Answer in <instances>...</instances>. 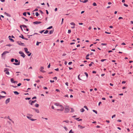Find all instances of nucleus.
Listing matches in <instances>:
<instances>
[{"label":"nucleus","mask_w":133,"mask_h":133,"mask_svg":"<svg viewBox=\"0 0 133 133\" xmlns=\"http://www.w3.org/2000/svg\"><path fill=\"white\" fill-rule=\"evenodd\" d=\"M54 105L57 106L56 108V110L58 111H63L64 108L63 106L60 104L55 103H54Z\"/></svg>","instance_id":"nucleus-1"},{"label":"nucleus","mask_w":133,"mask_h":133,"mask_svg":"<svg viewBox=\"0 0 133 133\" xmlns=\"http://www.w3.org/2000/svg\"><path fill=\"white\" fill-rule=\"evenodd\" d=\"M24 49L25 52L27 54H28V56H30L31 54V53H30V52L29 51H28V49L27 48H24Z\"/></svg>","instance_id":"nucleus-2"},{"label":"nucleus","mask_w":133,"mask_h":133,"mask_svg":"<svg viewBox=\"0 0 133 133\" xmlns=\"http://www.w3.org/2000/svg\"><path fill=\"white\" fill-rule=\"evenodd\" d=\"M19 53L21 55V56L23 57V58H24L25 56V55L24 53L22 51H20L19 52Z\"/></svg>","instance_id":"nucleus-3"},{"label":"nucleus","mask_w":133,"mask_h":133,"mask_svg":"<svg viewBox=\"0 0 133 133\" xmlns=\"http://www.w3.org/2000/svg\"><path fill=\"white\" fill-rule=\"evenodd\" d=\"M27 118H28V119H30V120L32 121H34L36 120V119H34L33 118H32L31 117L29 116H26Z\"/></svg>","instance_id":"nucleus-4"},{"label":"nucleus","mask_w":133,"mask_h":133,"mask_svg":"<svg viewBox=\"0 0 133 133\" xmlns=\"http://www.w3.org/2000/svg\"><path fill=\"white\" fill-rule=\"evenodd\" d=\"M17 43L18 44V45H22V46H24V43H22L21 42L18 41L17 42Z\"/></svg>","instance_id":"nucleus-5"},{"label":"nucleus","mask_w":133,"mask_h":133,"mask_svg":"<svg viewBox=\"0 0 133 133\" xmlns=\"http://www.w3.org/2000/svg\"><path fill=\"white\" fill-rule=\"evenodd\" d=\"M11 83L17 84V82L16 81H14L13 78H11Z\"/></svg>","instance_id":"nucleus-6"},{"label":"nucleus","mask_w":133,"mask_h":133,"mask_svg":"<svg viewBox=\"0 0 133 133\" xmlns=\"http://www.w3.org/2000/svg\"><path fill=\"white\" fill-rule=\"evenodd\" d=\"M9 53V52L8 51H5L4 52L3 54H2V57H3V55H5L6 54Z\"/></svg>","instance_id":"nucleus-7"},{"label":"nucleus","mask_w":133,"mask_h":133,"mask_svg":"<svg viewBox=\"0 0 133 133\" xmlns=\"http://www.w3.org/2000/svg\"><path fill=\"white\" fill-rule=\"evenodd\" d=\"M44 69V68L42 66L40 68V71L43 73H44V72H45V71H44L43 70V69Z\"/></svg>","instance_id":"nucleus-8"},{"label":"nucleus","mask_w":133,"mask_h":133,"mask_svg":"<svg viewBox=\"0 0 133 133\" xmlns=\"http://www.w3.org/2000/svg\"><path fill=\"white\" fill-rule=\"evenodd\" d=\"M41 23V22H38V21H36L35 22H34L33 23L34 24H40Z\"/></svg>","instance_id":"nucleus-9"},{"label":"nucleus","mask_w":133,"mask_h":133,"mask_svg":"<svg viewBox=\"0 0 133 133\" xmlns=\"http://www.w3.org/2000/svg\"><path fill=\"white\" fill-rule=\"evenodd\" d=\"M70 110L68 108H65V112L67 113Z\"/></svg>","instance_id":"nucleus-10"},{"label":"nucleus","mask_w":133,"mask_h":133,"mask_svg":"<svg viewBox=\"0 0 133 133\" xmlns=\"http://www.w3.org/2000/svg\"><path fill=\"white\" fill-rule=\"evenodd\" d=\"M10 98H8L5 101V103L6 104H8L10 102Z\"/></svg>","instance_id":"nucleus-11"},{"label":"nucleus","mask_w":133,"mask_h":133,"mask_svg":"<svg viewBox=\"0 0 133 133\" xmlns=\"http://www.w3.org/2000/svg\"><path fill=\"white\" fill-rule=\"evenodd\" d=\"M78 127L79 128H80L81 129H83L85 128V127H83L80 125H78Z\"/></svg>","instance_id":"nucleus-12"},{"label":"nucleus","mask_w":133,"mask_h":133,"mask_svg":"<svg viewBox=\"0 0 133 133\" xmlns=\"http://www.w3.org/2000/svg\"><path fill=\"white\" fill-rule=\"evenodd\" d=\"M14 92L15 94L16 95H18L19 94V93L16 91H14Z\"/></svg>","instance_id":"nucleus-13"},{"label":"nucleus","mask_w":133,"mask_h":133,"mask_svg":"<svg viewBox=\"0 0 133 133\" xmlns=\"http://www.w3.org/2000/svg\"><path fill=\"white\" fill-rule=\"evenodd\" d=\"M34 109L38 113L39 112V111L38 109Z\"/></svg>","instance_id":"nucleus-14"},{"label":"nucleus","mask_w":133,"mask_h":133,"mask_svg":"<svg viewBox=\"0 0 133 133\" xmlns=\"http://www.w3.org/2000/svg\"><path fill=\"white\" fill-rule=\"evenodd\" d=\"M53 31H54L53 30L50 31L49 33V34H52L53 32Z\"/></svg>","instance_id":"nucleus-15"},{"label":"nucleus","mask_w":133,"mask_h":133,"mask_svg":"<svg viewBox=\"0 0 133 133\" xmlns=\"http://www.w3.org/2000/svg\"><path fill=\"white\" fill-rule=\"evenodd\" d=\"M64 122H65L66 123H68L69 122V121L68 120H66L65 121H63V122H62V123H63Z\"/></svg>","instance_id":"nucleus-16"},{"label":"nucleus","mask_w":133,"mask_h":133,"mask_svg":"<svg viewBox=\"0 0 133 133\" xmlns=\"http://www.w3.org/2000/svg\"><path fill=\"white\" fill-rule=\"evenodd\" d=\"M89 54H87V55L86 56V58L87 59H89V58L88 57H89Z\"/></svg>","instance_id":"nucleus-17"},{"label":"nucleus","mask_w":133,"mask_h":133,"mask_svg":"<svg viewBox=\"0 0 133 133\" xmlns=\"http://www.w3.org/2000/svg\"><path fill=\"white\" fill-rule=\"evenodd\" d=\"M85 111V110H84V109L83 108L81 109H80V111L81 112H84V111Z\"/></svg>","instance_id":"nucleus-18"},{"label":"nucleus","mask_w":133,"mask_h":133,"mask_svg":"<svg viewBox=\"0 0 133 133\" xmlns=\"http://www.w3.org/2000/svg\"><path fill=\"white\" fill-rule=\"evenodd\" d=\"M70 24L72 25L75 26V24L74 22H71L70 23Z\"/></svg>","instance_id":"nucleus-19"},{"label":"nucleus","mask_w":133,"mask_h":133,"mask_svg":"<svg viewBox=\"0 0 133 133\" xmlns=\"http://www.w3.org/2000/svg\"><path fill=\"white\" fill-rule=\"evenodd\" d=\"M9 69L7 68H5L4 69V72H5L6 71H8Z\"/></svg>","instance_id":"nucleus-20"},{"label":"nucleus","mask_w":133,"mask_h":133,"mask_svg":"<svg viewBox=\"0 0 133 133\" xmlns=\"http://www.w3.org/2000/svg\"><path fill=\"white\" fill-rule=\"evenodd\" d=\"M13 64L15 65H19V64H20V62H19L18 63H13Z\"/></svg>","instance_id":"nucleus-21"},{"label":"nucleus","mask_w":133,"mask_h":133,"mask_svg":"<svg viewBox=\"0 0 133 133\" xmlns=\"http://www.w3.org/2000/svg\"><path fill=\"white\" fill-rule=\"evenodd\" d=\"M19 37L20 38H21L23 39H24V37L23 35H21V36H19Z\"/></svg>","instance_id":"nucleus-22"},{"label":"nucleus","mask_w":133,"mask_h":133,"mask_svg":"<svg viewBox=\"0 0 133 133\" xmlns=\"http://www.w3.org/2000/svg\"><path fill=\"white\" fill-rule=\"evenodd\" d=\"M5 73L6 74H7L8 75H9V74H10L9 72L8 71H6Z\"/></svg>","instance_id":"nucleus-23"},{"label":"nucleus","mask_w":133,"mask_h":133,"mask_svg":"<svg viewBox=\"0 0 133 133\" xmlns=\"http://www.w3.org/2000/svg\"><path fill=\"white\" fill-rule=\"evenodd\" d=\"M92 5L94 6H97V4L95 3H93Z\"/></svg>","instance_id":"nucleus-24"},{"label":"nucleus","mask_w":133,"mask_h":133,"mask_svg":"<svg viewBox=\"0 0 133 133\" xmlns=\"http://www.w3.org/2000/svg\"><path fill=\"white\" fill-rule=\"evenodd\" d=\"M9 39L11 41H12V42H14V40L12 39L9 38Z\"/></svg>","instance_id":"nucleus-25"},{"label":"nucleus","mask_w":133,"mask_h":133,"mask_svg":"<svg viewBox=\"0 0 133 133\" xmlns=\"http://www.w3.org/2000/svg\"><path fill=\"white\" fill-rule=\"evenodd\" d=\"M29 103L31 105H32V104L33 103H32V102L31 100H30L29 101Z\"/></svg>","instance_id":"nucleus-26"},{"label":"nucleus","mask_w":133,"mask_h":133,"mask_svg":"<svg viewBox=\"0 0 133 133\" xmlns=\"http://www.w3.org/2000/svg\"><path fill=\"white\" fill-rule=\"evenodd\" d=\"M52 28V26H51L49 27L48 28H47V29H51Z\"/></svg>","instance_id":"nucleus-27"},{"label":"nucleus","mask_w":133,"mask_h":133,"mask_svg":"<svg viewBox=\"0 0 133 133\" xmlns=\"http://www.w3.org/2000/svg\"><path fill=\"white\" fill-rule=\"evenodd\" d=\"M88 1V0H85L84 1H83L82 2L83 3H86Z\"/></svg>","instance_id":"nucleus-28"},{"label":"nucleus","mask_w":133,"mask_h":133,"mask_svg":"<svg viewBox=\"0 0 133 133\" xmlns=\"http://www.w3.org/2000/svg\"><path fill=\"white\" fill-rule=\"evenodd\" d=\"M84 74L86 75L87 77V78L88 77V73L86 72H85Z\"/></svg>","instance_id":"nucleus-29"},{"label":"nucleus","mask_w":133,"mask_h":133,"mask_svg":"<svg viewBox=\"0 0 133 133\" xmlns=\"http://www.w3.org/2000/svg\"><path fill=\"white\" fill-rule=\"evenodd\" d=\"M35 14L36 16H38L39 15L38 12H36L35 13Z\"/></svg>","instance_id":"nucleus-30"},{"label":"nucleus","mask_w":133,"mask_h":133,"mask_svg":"<svg viewBox=\"0 0 133 133\" xmlns=\"http://www.w3.org/2000/svg\"><path fill=\"white\" fill-rule=\"evenodd\" d=\"M48 30H46L44 32V34H46L48 33Z\"/></svg>","instance_id":"nucleus-31"},{"label":"nucleus","mask_w":133,"mask_h":133,"mask_svg":"<svg viewBox=\"0 0 133 133\" xmlns=\"http://www.w3.org/2000/svg\"><path fill=\"white\" fill-rule=\"evenodd\" d=\"M69 133H74V132L72 131V130L71 129L69 131Z\"/></svg>","instance_id":"nucleus-32"},{"label":"nucleus","mask_w":133,"mask_h":133,"mask_svg":"<svg viewBox=\"0 0 133 133\" xmlns=\"http://www.w3.org/2000/svg\"><path fill=\"white\" fill-rule=\"evenodd\" d=\"M39 106V104H36L35 105V106L36 107H38Z\"/></svg>","instance_id":"nucleus-33"},{"label":"nucleus","mask_w":133,"mask_h":133,"mask_svg":"<svg viewBox=\"0 0 133 133\" xmlns=\"http://www.w3.org/2000/svg\"><path fill=\"white\" fill-rule=\"evenodd\" d=\"M92 111L94 112H95L96 114H97V111H96L94 110H93Z\"/></svg>","instance_id":"nucleus-34"},{"label":"nucleus","mask_w":133,"mask_h":133,"mask_svg":"<svg viewBox=\"0 0 133 133\" xmlns=\"http://www.w3.org/2000/svg\"><path fill=\"white\" fill-rule=\"evenodd\" d=\"M41 42H37L36 43V45H39V44L40 43H41Z\"/></svg>","instance_id":"nucleus-35"},{"label":"nucleus","mask_w":133,"mask_h":133,"mask_svg":"<svg viewBox=\"0 0 133 133\" xmlns=\"http://www.w3.org/2000/svg\"><path fill=\"white\" fill-rule=\"evenodd\" d=\"M63 128L66 131H67L68 130V129L66 127H63Z\"/></svg>","instance_id":"nucleus-36"},{"label":"nucleus","mask_w":133,"mask_h":133,"mask_svg":"<svg viewBox=\"0 0 133 133\" xmlns=\"http://www.w3.org/2000/svg\"><path fill=\"white\" fill-rule=\"evenodd\" d=\"M71 112H73L74 111V110L72 108H71Z\"/></svg>","instance_id":"nucleus-37"},{"label":"nucleus","mask_w":133,"mask_h":133,"mask_svg":"<svg viewBox=\"0 0 133 133\" xmlns=\"http://www.w3.org/2000/svg\"><path fill=\"white\" fill-rule=\"evenodd\" d=\"M26 12H24L23 13V15L24 16H26Z\"/></svg>","instance_id":"nucleus-38"},{"label":"nucleus","mask_w":133,"mask_h":133,"mask_svg":"<svg viewBox=\"0 0 133 133\" xmlns=\"http://www.w3.org/2000/svg\"><path fill=\"white\" fill-rule=\"evenodd\" d=\"M84 107L87 110H88V109L86 106H84Z\"/></svg>","instance_id":"nucleus-39"},{"label":"nucleus","mask_w":133,"mask_h":133,"mask_svg":"<svg viewBox=\"0 0 133 133\" xmlns=\"http://www.w3.org/2000/svg\"><path fill=\"white\" fill-rule=\"evenodd\" d=\"M71 32V30H68V33L69 34H70Z\"/></svg>","instance_id":"nucleus-40"},{"label":"nucleus","mask_w":133,"mask_h":133,"mask_svg":"<svg viewBox=\"0 0 133 133\" xmlns=\"http://www.w3.org/2000/svg\"><path fill=\"white\" fill-rule=\"evenodd\" d=\"M116 116V115H115V114L114 115L112 116V118H113L114 117H115Z\"/></svg>","instance_id":"nucleus-41"},{"label":"nucleus","mask_w":133,"mask_h":133,"mask_svg":"<svg viewBox=\"0 0 133 133\" xmlns=\"http://www.w3.org/2000/svg\"><path fill=\"white\" fill-rule=\"evenodd\" d=\"M93 62H91V63L89 65L90 66H91L92 65V64H93Z\"/></svg>","instance_id":"nucleus-42"},{"label":"nucleus","mask_w":133,"mask_h":133,"mask_svg":"<svg viewBox=\"0 0 133 133\" xmlns=\"http://www.w3.org/2000/svg\"><path fill=\"white\" fill-rule=\"evenodd\" d=\"M25 99L26 100H29L30 99V98H29V97H27V98H25Z\"/></svg>","instance_id":"nucleus-43"},{"label":"nucleus","mask_w":133,"mask_h":133,"mask_svg":"<svg viewBox=\"0 0 133 133\" xmlns=\"http://www.w3.org/2000/svg\"><path fill=\"white\" fill-rule=\"evenodd\" d=\"M32 103H34L36 102V100L34 101H32Z\"/></svg>","instance_id":"nucleus-44"},{"label":"nucleus","mask_w":133,"mask_h":133,"mask_svg":"<svg viewBox=\"0 0 133 133\" xmlns=\"http://www.w3.org/2000/svg\"><path fill=\"white\" fill-rule=\"evenodd\" d=\"M7 118L8 119H9L10 120V121H12V120H11V119H10V117L9 116H8V117H7Z\"/></svg>","instance_id":"nucleus-45"},{"label":"nucleus","mask_w":133,"mask_h":133,"mask_svg":"<svg viewBox=\"0 0 133 133\" xmlns=\"http://www.w3.org/2000/svg\"><path fill=\"white\" fill-rule=\"evenodd\" d=\"M44 31V30H42L41 31H40L39 32L41 34H42Z\"/></svg>","instance_id":"nucleus-46"},{"label":"nucleus","mask_w":133,"mask_h":133,"mask_svg":"<svg viewBox=\"0 0 133 133\" xmlns=\"http://www.w3.org/2000/svg\"><path fill=\"white\" fill-rule=\"evenodd\" d=\"M124 5L126 7H128V5L127 4H126L125 3H124Z\"/></svg>","instance_id":"nucleus-47"},{"label":"nucleus","mask_w":133,"mask_h":133,"mask_svg":"<svg viewBox=\"0 0 133 133\" xmlns=\"http://www.w3.org/2000/svg\"><path fill=\"white\" fill-rule=\"evenodd\" d=\"M106 60V59H102V60H101V61L102 62H103L104 61Z\"/></svg>","instance_id":"nucleus-48"},{"label":"nucleus","mask_w":133,"mask_h":133,"mask_svg":"<svg viewBox=\"0 0 133 133\" xmlns=\"http://www.w3.org/2000/svg\"><path fill=\"white\" fill-rule=\"evenodd\" d=\"M14 58H12L11 59V62H14Z\"/></svg>","instance_id":"nucleus-49"},{"label":"nucleus","mask_w":133,"mask_h":133,"mask_svg":"<svg viewBox=\"0 0 133 133\" xmlns=\"http://www.w3.org/2000/svg\"><path fill=\"white\" fill-rule=\"evenodd\" d=\"M15 61L16 62H18V61L16 59H15Z\"/></svg>","instance_id":"nucleus-50"},{"label":"nucleus","mask_w":133,"mask_h":133,"mask_svg":"<svg viewBox=\"0 0 133 133\" xmlns=\"http://www.w3.org/2000/svg\"><path fill=\"white\" fill-rule=\"evenodd\" d=\"M72 62H69L68 63V64L69 65H71V64H72Z\"/></svg>","instance_id":"nucleus-51"},{"label":"nucleus","mask_w":133,"mask_h":133,"mask_svg":"<svg viewBox=\"0 0 133 133\" xmlns=\"http://www.w3.org/2000/svg\"><path fill=\"white\" fill-rule=\"evenodd\" d=\"M6 15L10 17V15L8 14L7 13Z\"/></svg>","instance_id":"nucleus-52"},{"label":"nucleus","mask_w":133,"mask_h":133,"mask_svg":"<svg viewBox=\"0 0 133 133\" xmlns=\"http://www.w3.org/2000/svg\"><path fill=\"white\" fill-rule=\"evenodd\" d=\"M21 85V83H19L17 84V86H20Z\"/></svg>","instance_id":"nucleus-53"},{"label":"nucleus","mask_w":133,"mask_h":133,"mask_svg":"<svg viewBox=\"0 0 133 133\" xmlns=\"http://www.w3.org/2000/svg\"><path fill=\"white\" fill-rule=\"evenodd\" d=\"M66 85L67 86H68V82H66L65 83Z\"/></svg>","instance_id":"nucleus-54"},{"label":"nucleus","mask_w":133,"mask_h":133,"mask_svg":"<svg viewBox=\"0 0 133 133\" xmlns=\"http://www.w3.org/2000/svg\"><path fill=\"white\" fill-rule=\"evenodd\" d=\"M80 75H79L78 76V78L79 80H81V79L79 78V76Z\"/></svg>","instance_id":"nucleus-55"},{"label":"nucleus","mask_w":133,"mask_h":133,"mask_svg":"<svg viewBox=\"0 0 133 133\" xmlns=\"http://www.w3.org/2000/svg\"><path fill=\"white\" fill-rule=\"evenodd\" d=\"M51 108L53 109H54V108H55L54 107L53 105H52V106Z\"/></svg>","instance_id":"nucleus-56"},{"label":"nucleus","mask_w":133,"mask_h":133,"mask_svg":"<svg viewBox=\"0 0 133 133\" xmlns=\"http://www.w3.org/2000/svg\"><path fill=\"white\" fill-rule=\"evenodd\" d=\"M63 20H64V19L63 18H62V19L61 24H62L63 23Z\"/></svg>","instance_id":"nucleus-57"},{"label":"nucleus","mask_w":133,"mask_h":133,"mask_svg":"<svg viewBox=\"0 0 133 133\" xmlns=\"http://www.w3.org/2000/svg\"><path fill=\"white\" fill-rule=\"evenodd\" d=\"M50 82H51V83H53V82H54V80L52 81V80H50Z\"/></svg>","instance_id":"nucleus-58"},{"label":"nucleus","mask_w":133,"mask_h":133,"mask_svg":"<svg viewBox=\"0 0 133 133\" xmlns=\"http://www.w3.org/2000/svg\"><path fill=\"white\" fill-rule=\"evenodd\" d=\"M101 44L102 45H106L107 44H106L105 43H102Z\"/></svg>","instance_id":"nucleus-59"},{"label":"nucleus","mask_w":133,"mask_h":133,"mask_svg":"<svg viewBox=\"0 0 133 133\" xmlns=\"http://www.w3.org/2000/svg\"><path fill=\"white\" fill-rule=\"evenodd\" d=\"M23 27H25V28H26V26L25 25H23L22 26Z\"/></svg>","instance_id":"nucleus-60"},{"label":"nucleus","mask_w":133,"mask_h":133,"mask_svg":"<svg viewBox=\"0 0 133 133\" xmlns=\"http://www.w3.org/2000/svg\"><path fill=\"white\" fill-rule=\"evenodd\" d=\"M126 82L125 81H123L122 82V83L124 84Z\"/></svg>","instance_id":"nucleus-61"},{"label":"nucleus","mask_w":133,"mask_h":133,"mask_svg":"<svg viewBox=\"0 0 133 133\" xmlns=\"http://www.w3.org/2000/svg\"><path fill=\"white\" fill-rule=\"evenodd\" d=\"M24 18L26 21H28V20L24 18Z\"/></svg>","instance_id":"nucleus-62"},{"label":"nucleus","mask_w":133,"mask_h":133,"mask_svg":"<svg viewBox=\"0 0 133 133\" xmlns=\"http://www.w3.org/2000/svg\"><path fill=\"white\" fill-rule=\"evenodd\" d=\"M57 8H56L55 9V11H57Z\"/></svg>","instance_id":"nucleus-63"},{"label":"nucleus","mask_w":133,"mask_h":133,"mask_svg":"<svg viewBox=\"0 0 133 133\" xmlns=\"http://www.w3.org/2000/svg\"><path fill=\"white\" fill-rule=\"evenodd\" d=\"M36 97H33L32 98V99H36Z\"/></svg>","instance_id":"nucleus-64"}]
</instances>
